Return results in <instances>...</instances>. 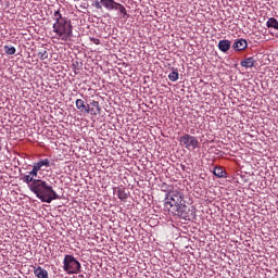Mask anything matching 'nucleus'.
Returning a JSON list of instances; mask_svg holds the SVG:
<instances>
[{"instance_id":"f257e3e1","label":"nucleus","mask_w":278,"mask_h":278,"mask_svg":"<svg viewBox=\"0 0 278 278\" xmlns=\"http://www.w3.org/2000/svg\"><path fill=\"white\" fill-rule=\"evenodd\" d=\"M184 192L177 190V189H172L169 190L166 195H165V203L164 207L168 212H170L172 207H176L175 214L176 216H180V218H185V220L190 219V208L184 204Z\"/></svg>"},{"instance_id":"f03ea898","label":"nucleus","mask_w":278,"mask_h":278,"mask_svg":"<svg viewBox=\"0 0 278 278\" xmlns=\"http://www.w3.org/2000/svg\"><path fill=\"white\" fill-rule=\"evenodd\" d=\"M52 18L54 21L52 26L53 38L62 40V42H68L73 38V24H71V21L62 16L60 10L54 11Z\"/></svg>"},{"instance_id":"7ed1b4c3","label":"nucleus","mask_w":278,"mask_h":278,"mask_svg":"<svg viewBox=\"0 0 278 278\" xmlns=\"http://www.w3.org/2000/svg\"><path fill=\"white\" fill-rule=\"evenodd\" d=\"M29 190L36 194L41 203H51V201L60 199V195L53 190V187L41 179L35 180L34 184L29 185Z\"/></svg>"},{"instance_id":"20e7f679","label":"nucleus","mask_w":278,"mask_h":278,"mask_svg":"<svg viewBox=\"0 0 278 278\" xmlns=\"http://www.w3.org/2000/svg\"><path fill=\"white\" fill-rule=\"evenodd\" d=\"M63 270L67 275H79L81 273V263L75 258V256L67 254L63 260Z\"/></svg>"},{"instance_id":"39448f33","label":"nucleus","mask_w":278,"mask_h":278,"mask_svg":"<svg viewBox=\"0 0 278 278\" xmlns=\"http://www.w3.org/2000/svg\"><path fill=\"white\" fill-rule=\"evenodd\" d=\"M178 142L180 147L187 149V151H194V149H199V139L190 134H184L178 138Z\"/></svg>"},{"instance_id":"423d86ee","label":"nucleus","mask_w":278,"mask_h":278,"mask_svg":"<svg viewBox=\"0 0 278 278\" xmlns=\"http://www.w3.org/2000/svg\"><path fill=\"white\" fill-rule=\"evenodd\" d=\"M76 108L81 112V114H92L93 116H97V111H94V108H90V104H86V102L83 99L76 100Z\"/></svg>"},{"instance_id":"0eeeda50","label":"nucleus","mask_w":278,"mask_h":278,"mask_svg":"<svg viewBox=\"0 0 278 278\" xmlns=\"http://www.w3.org/2000/svg\"><path fill=\"white\" fill-rule=\"evenodd\" d=\"M100 3L109 11L116 10L119 5V3L114 0H100Z\"/></svg>"},{"instance_id":"6e6552de","label":"nucleus","mask_w":278,"mask_h":278,"mask_svg":"<svg viewBox=\"0 0 278 278\" xmlns=\"http://www.w3.org/2000/svg\"><path fill=\"white\" fill-rule=\"evenodd\" d=\"M249 47V43H247L245 39H238L233 42L232 45V49L235 51H244V49H247Z\"/></svg>"},{"instance_id":"1a4fd4ad","label":"nucleus","mask_w":278,"mask_h":278,"mask_svg":"<svg viewBox=\"0 0 278 278\" xmlns=\"http://www.w3.org/2000/svg\"><path fill=\"white\" fill-rule=\"evenodd\" d=\"M218 49L223 53H227V51H229L231 49V41H229L227 39L219 40Z\"/></svg>"},{"instance_id":"9d476101","label":"nucleus","mask_w":278,"mask_h":278,"mask_svg":"<svg viewBox=\"0 0 278 278\" xmlns=\"http://www.w3.org/2000/svg\"><path fill=\"white\" fill-rule=\"evenodd\" d=\"M34 275L37 278H49V271L40 266L35 267Z\"/></svg>"},{"instance_id":"9b49d317","label":"nucleus","mask_w":278,"mask_h":278,"mask_svg":"<svg viewBox=\"0 0 278 278\" xmlns=\"http://www.w3.org/2000/svg\"><path fill=\"white\" fill-rule=\"evenodd\" d=\"M241 66H243V68H253L255 66V59L250 56V58L241 61Z\"/></svg>"},{"instance_id":"f8f14e48","label":"nucleus","mask_w":278,"mask_h":278,"mask_svg":"<svg viewBox=\"0 0 278 278\" xmlns=\"http://www.w3.org/2000/svg\"><path fill=\"white\" fill-rule=\"evenodd\" d=\"M266 27H268V29L273 28V29L278 30V21H277V18L269 17L266 22Z\"/></svg>"},{"instance_id":"ddd939ff","label":"nucleus","mask_w":278,"mask_h":278,"mask_svg":"<svg viewBox=\"0 0 278 278\" xmlns=\"http://www.w3.org/2000/svg\"><path fill=\"white\" fill-rule=\"evenodd\" d=\"M116 197L121 201H127L128 195L127 192H125V188H118L116 191Z\"/></svg>"},{"instance_id":"4468645a","label":"nucleus","mask_w":278,"mask_h":278,"mask_svg":"<svg viewBox=\"0 0 278 278\" xmlns=\"http://www.w3.org/2000/svg\"><path fill=\"white\" fill-rule=\"evenodd\" d=\"M39 179H36L34 177H31V175H24L22 177V181H24V184H27L28 188L29 186H31V184H34L35 181H38Z\"/></svg>"},{"instance_id":"2eb2a0df","label":"nucleus","mask_w":278,"mask_h":278,"mask_svg":"<svg viewBox=\"0 0 278 278\" xmlns=\"http://www.w3.org/2000/svg\"><path fill=\"white\" fill-rule=\"evenodd\" d=\"M213 174L215 175V177H218V179H223V177H225L226 175L225 169H223V167H215Z\"/></svg>"},{"instance_id":"dca6fc26","label":"nucleus","mask_w":278,"mask_h":278,"mask_svg":"<svg viewBox=\"0 0 278 278\" xmlns=\"http://www.w3.org/2000/svg\"><path fill=\"white\" fill-rule=\"evenodd\" d=\"M118 12H121V14H123V18H129V14H127V9H125V5L123 4H117V8L115 9Z\"/></svg>"},{"instance_id":"f3484780","label":"nucleus","mask_w":278,"mask_h":278,"mask_svg":"<svg viewBox=\"0 0 278 278\" xmlns=\"http://www.w3.org/2000/svg\"><path fill=\"white\" fill-rule=\"evenodd\" d=\"M169 81H177L179 79V72L177 70H173L172 73L168 74Z\"/></svg>"},{"instance_id":"a211bd4d","label":"nucleus","mask_w":278,"mask_h":278,"mask_svg":"<svg viewBox=\"0 0 278 278\" xmlns=\"http://www.w3.org/2000/svg\"><path fill=\"white\" fill-rule=\"evenodd\" d=\"M36 166L39 167V170H41L42 166L49 167L51 166L49 159H45L42 161H39L38 163H35Z\"/></svg>"},{"instance_id":"6ab92c4d","label":"nucleus","mask_w":278,"mask_h":278,"mask_svg":"<svg viewBox=\"0 0 278 278\" xmlns=\"http://www.w3.org/2000/svg\"><path fill=\"white\" fill-rule=\"evenodd\" d=\"M37 58H39V60H47L49 58V52L47 49H42L38 52Z\"/></svg>"},{"instance_id":"aec40b11","label":"nucleus","mask_w":278,"mask_h":278,"mask_svg":"<svg viewBox=\"0 0 278 278\" xmlns=\"http://www.w3.org/2000/svg\"><path fill=\"white\" fill-rule=\"evenodd\" d=\"M39 167L34 164L33 166V170L28 173V175H30V177H33V179H36V177H38V173H39Z\"/></svg>"},{"instance_id":"412c9836","label":"nucleus","mask_w":278,"mask_h":278,"mask_svg":"<svg viewBox=\"0 0 278 278\" xmlns=\"http://www.w3.org/2000/svg\"><path fill=\"white\" fill-rule=\"evenodd\" d=\"M90 105L93 108L96 115L101 113V106H99V101H92Z\"/></svg>"},{"instance_id":"4be33fe9","label":"nucleus","mask_w":278,"mask_h":278,"mask_svg":"<svg viewBox=\"0 0 278 278\" xmlns=\"http://www.w3.org/2000/svg\"><path fill=\"white\" fill-rule=\"evenodd\" d=\"M4 51L7 55H14V53H16V48L4 46Z\"/></svg>"},{"instance_id":"5701e85b","label":"nucleus","mask_w":278,"mask_h":278,"mask_svg":"<svg viewBox=\"0 0 278 278\" xmlns=\"http://www.w3.org/2000/svg\"><path fill=\"white\" fill-rule=\"evenodd\" d=\"M93 8L96 10H101V8H103V4H101V2H99V0H96L93 3H92Z\"/></svg>"},{"instance_id":"b1692460","label":"nucleus","mask_w":278,"mask_h":278,"mask_svg":"<svg viewBox=\"0 0 278 278\" xmlns=\"http://www.w3.org/2000/svg\"><path fill=\"white\" fill-rule=\"evenodd\" d=\"M91 42H93V45H101V40H99L97 38H92Z\"/></svg>"}]
</instances>
